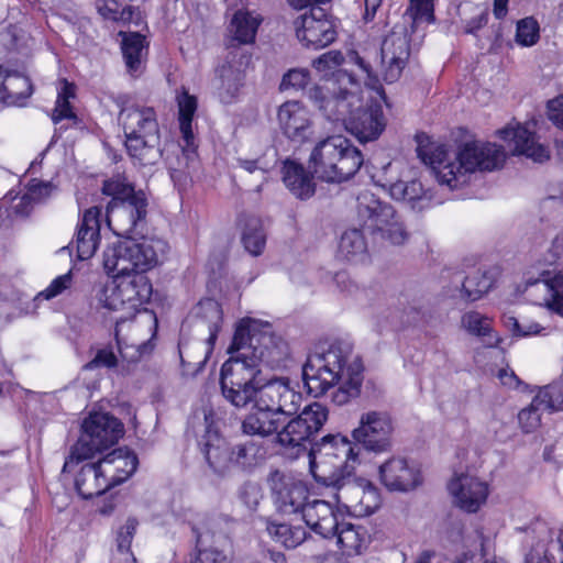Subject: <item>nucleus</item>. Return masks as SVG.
Here are the masks:
<instances>
[{
	"label": "nucleus",
	"mask_w": 563,
	"mask_h": 563,
	"mask_svg": "<svg viewBox=\"0 0 563 563\" xmlns=\"http://www.w3.org/2000/svg\"><path fill=\"white\" fill-rule=\"evenodd\" d=\"M363 369L362 361L353 353L352 345L338 341L323 353L309 356L302 368V376L308 393L313 397L324 395L340 383L332 394V400L343 406L360 396Z\"/></svg>",
	"instance_id": "1"
},
{
	"label": "nucleus",
	"mask_w": 563,
	"mask_h": 563,
	"mask_svg": "<svg viewBox=\"0 0 563 563\" xmlns=\"http://www.w3.org/2000/svg\"><path fill=\"white\" fill-rule=\"evenodd\" d=\"M418 156L430 166L440 185L456 189L475 172H492L500 168L506 153L500 145L490 142L470 141L456 150L445 145L418 148Z\"/></svg>",
	"instance_id": "2"
},
{
	"label": "nucleus",
	"mask_w": 563,
	"mask_h": 563,
	"mask_svg": "<svg viewBox=\"0 0 563 563\" xmlns=\"http://www.w3.org/2000/svg\"><path fill=\"white\" fill-rule=\"evenodd\" d=\"M102 192L112 197L107 207V223L113 233L119 236L142 233L147 214L145 194L135 191L120 175L106 180Z\"/></svg>",
	"instance_id": "3"
},
{
	"label": "nucleus",
	"mask_w": 563,
	"mask_h": 563,
	"mask_svg": "<svg viewBox=\"0 0 563 563\" xmlns=\"http://www.w3.org/2000/svg\"><path fill=\"white\" fill-rule=\"evenodd\" d=\"M126 137L125 147L140 165H154L162 156L156 111L146 106H125L119 113Z\"/></svg>",
	"instance_id": "4"
},
{
	"label": "nucleus",
	"mask_w": 563,
	"mask_h": 563,
	"mask_svg": "<svg viewBox=\"0 0 563 563\" xmlns=\"http://www.w3.org/2000/svg\"><path fill=\"white\" fill-rule=\"evenodd\" d=\"M361 449L341 435H327L313 444L309 452L310 472L323 485L339 483L352 475L360 464Z\"/></svg>",
	"instance_id": "5"
},
{
	"label": "nucleus",
	"mask_w": 563,
	"mask_h": 563,
	"mask_svg": "<svg viewBox=\"0 0 563 563\" xmlns=\"http://www.w3.org/2000/svg\"><path fill=\"white\" fill-rule=\"evenodd\" d=\"M309 168L327 183H342L356 174L363 164L361 151L350 140L329 136L316 144L309 157Z\"/></svg>",
	"instance_id": "6"
},
{
	"label": "nucleus",
	"mask_w": 563,
	"mask_h": 563,
	"mask_svg": "<svg viewBox=\"0 0 563 563\" xmlns=\"http://www.w3.org/2000/svg\"><path fill=\"white\" fill-rule=\"evenodd\" d=\"M229 353H236L225 361L221 367L220 386L227 401L235 408H246L260 386L261 369L252 357V350L246 345H234V339Z\"/></svg>",
	"instance_id": "7"
},
{
	"label": "nucleus",
	"mask_w": 563,
	"mask_h": 563,
	"mask_svg": "<svg viewBox=\"0 0 563 563\" xmlns=\"http://www.w3.org/2000/svg\"><path fill=\"white\" fill-rule=\"evenodd\" d=\"M167 250L168 245L162 239L143 238L140 242L128 239L107 247L103 267L107 272L143 274L156 266Z\"/></svg>",
	"instance_id": "8"
},
{
	"label": "nucleus",
	"mask_w": 563,
	"mask_h": 563,
	"mask_svg": "<svg viewBox=\"0 0 563 563\" xmlns=\"http://www.w3.org/2000/svg\"><path fill=\"white\" fill-rule=\"evenodd\" d=\"M124 434L122 422L108 412H93L84 420L82 433L71 448L63 472H68L74 463L92 459L100 452L115 444Z\"/></svg>",
	"instance_id": "9"
},
{
	"label": "nucleus",
	"mask_w": 563,
	"mask_h": 563,
	"mask_svg": "<svg viewBox=\"0 0 563 563\" xmlns=\"http://www.w3.org/2000/svg\"><path fill=\"white\" fill-rule=\"evenodd\" d=\"M241 344L252 350V357L258 366L263 363L277 368L288 357L287 343L273 334L272 325L253 318H243L235 327L234 345Z\"/></svg>",
	"instance_id": "10"
},
{
	"label": "nucleus",
	"mask_w": 563,
	"mask_h": 563,
	"mask_svg": "<svg viewBox=\"0 0 563 563\" xmlns=\"http://www.w3.org/2000/svg\"><path fill=\"white\" fill-rule=\"evenodd\" d=\"M198 330H207L208 336L203 342H199L195 344V346L180 345V361L187 375H196L200 372L213 351L223 321V312L220 303L213 299L200 301L198 306Z\"/></svg>",
	"instance_id": "11"
},
{
	"label": "nucleus",
	"mask_w": 563,
	"mask_h": 563,
	"mask_svg": "<svg viewBox=\"0 0 563 563\" xmlns=\"http://www.w3.org/2000/svg\"><path fill=\"white\" fill-rule=\"evenodd\" d=\"M99 303L109 311L122 312L115 319V340L119 352L123 358L134 361L137 360L145 346V341L137 336L140 324L126 317V307L123 297L113 280L106 284L98 294Z\"/></svg>",
	"instance_id": "12"
},
{
	"label": "nucleus",
	"mask_w": 563,
	"mask_h": 563,
	"mask_svg": "<svg viewBox=\"0 0 563 563\" xmlns=\"http://www.w3.org/2000/svg\"><path fill=\"white\" fill-rule=\"evenodd\" d=\"M328 409L313 402L277 432L276 441L285 449H296L297 453L305 450L303 444L317 434L328 420Z\"/></svg>",
	"instance_id": "13"
},
{
	"label": "nucleus",
	"mask_w": 563,
	"mask_h": 563,
	"mask_svg": "<svg viewBox=\"0 0 563 563\" xmlns=\"http://www.w3.org/2000/svg\"><path fill=\"white\" fill-rule=\"evenodd\" d=\"M346 475L339 481L327 485L333 487L335 504L341 505L355 516L372 515L380 505V494L371 482L364 478H352Z\"/></svg>",
	"instance_id": "14"
},
{
	"label": "nucleus",
	"mask_w": 563,
	"mask_h": 563,
	"mask_svg": "<svg viewBox=\"0 0 563 563\" xmlns=\"http://www.w3.org/2000/svg\"><path fill=\"white\" fill-rule=\"evenodd\" d=\"M267 484L276 508L286 515L297 514L308 503L307 484L296 475L275 470L269 473Z\"/></svg>",
	"instance_id": "15"
},
{
	"label": "nucleus",
	"mask_w": 563,
	"mask_h": 563,
	"mask_svg": "<svg viewBox=\"0 0 563 563\" xmlns=\"http://www.w3.org/2000/svg\"><path fill=\"white\" fill-rule=\"evenodd\" d=\"M525 292L536 302L563 318V271L541 269L537 276L525 277Z\"/></svg>",
	"instance_id": "16"
},
{
	"label": "nucleus",
	"mask_w": 563,
	"mask_h": 563,
	"mask_svg": "<svg viewBox=\"0 0 563 563\" xmlns=\"http://www.w3.org/2000/svg\"><path fill=\"white\" fill-rule=\"evenodd\" d=\"M252 400L258 401L261 406L278 416H292L301 406L302 395L295 389L289 378L279 377L260 384Z\"/></svg>",
	"instance_id": "17"
},
{
	"label": "nucleus",
	"mask_w": 563,
	"mask_h": 563,
	"mask_svg": "<svg viewBox=\"0 0 563 563\" xmlns=\"http://www.w3.org/2000/svg\"><path fill=\"white\" fill-rule=\"evenodd\" d=\"M393 421L388 413L383 411L364 412L360 424L352 431L355 444L375 453L386 452L390 449Z\"/></svg>",
	"instance_id": "18"
},
{
	"label": "nucleus",
	"mask_w": 563,
	"mask_h": 563,
	"mask_svg": "<svg viewBox=\"0 0 563 563\" xmlns=\"http://www.w3.org/2000/svg\"><path fill=\"white\" fill-rule=\"evenodd\" d=\"M294 25L298 40L314 49L330 45L336 37L332 21L320 7H312L309 13L298 16Z\"/></svg>",
	"instance_id": "19"
},
{
	"label": "nucleus",
	"mask_w": 563,
	"mask_h": 563,
	"mask_svg": "<svg viewBox=\"0 0 563 563\" xmlns=\"http://www.w3.org/2000/svg\"><path fill=\"white\" fill-rule=\"evenodd\" d=\"M380 483L389 492L409 493L423 483L420 466L401 456H393L378 468Z\"/></svg>",
	"instance_id": "20"
},
{
	"label": "nucleus",
	"mask_w": 563,
	"mask_h": 563,
	"mask_svg": "<svg viewBox=\"0 0 563 563\" xmlns=\"http://www.w3.org/2000/svg\"><path fill=\"white\" fill-rule=\"evenodd\" d=\"M335 86L334 82H331ZM309 99L331 121L344 124L351 109L361 106V98L354 91L340 89L335 95V87L316 86L309 90Z\"/></svg>",
	"instance_id": "21"
},
{
	"label": "nucleus",
	"mask_w": 563,
	"mask_h": 563,
	"mask_svg": "<svg viewBox=\"0 0 563 563\" xmlns=\"http://www.w3.org/2000/svg\"><path fill=\"white\" fill-rule=\"evenodd\" d=\"M410 57L409 37L404 29L385 36L380 47V73L385 81L394 82L405 69Z\"/></svg>",
	"instance_id": "22"
},
{
	"label": "nucleus",
	"mask_w": 563,
	"mask_h": 563,
	"mask_svg": "<svg viewBox=\"0 0 563 563\" xmlns=\"http://www.w3.org/2000/svg\"><path fill=\"white\" fill-rule=\"evenodd\" d=\"M343 125L361 142H368L376 140L382 134L386 122L380 106L374 104L364 108L361 101L360 107L351 109Z\"/></svg>",
	"instance_id": "23"
},
{
	"label": "nucleus",
	"mask_w": 563,
	"mask_h": 563,
	"mask_svg": "<svg viewBox=\"0 0 563 563\" xmlns=\"http://www.w3.org/2000/svg\"><path fill=\"white\" fill-rule=\"evenodd\" d=\"M113 274V283L124 299L126 307V317H134L144 303H146L152 295V285L148 278L143 274H130L111 272Z\"/></svg>",
	"instance_id": "24"
},
{
	"label": "nucleus",
	"mask_w": 563,
	"mask_h": 563,
	"mask_svg": "<svg viewBox=\"0 0 563 563\" xmlns=\"http://www.w3.org/2000/svg\"><path fill=\"white\" fill-rule=\"evenodd\" d=\"M454 504L462 510L473 514L481 509L488 497V486L478 478L461 474L449 484Z\"/></svg>",
	"instance_id": "25"
},
{
	"label": "nucleus",
	"mask_w": 563,
	"mask_h": 563,
	"mask_svg": "<svg viewBox=\"0 0 563 563\" xmlns=\"http://www.w3.org/2000/svg\"><path fill=\"white\" fill-rule=\"evenodd\" d=\"M278 123L284 134L302 143L312 134L310 113L299 101H287L278 109Z\"/></svg>",
	"instance_id": "26"
},
{
	"label": "nucleus",
	"mask_w": 563,
	"mask_h": 563,
	"mask_svg": "<svg viewBox=\"0 0 563 563\" xmlns=\"http://www.w3.org/2000/svg\"><path fill=\"white\" fill-rule=\"evenodd\" d=\"M395 209L382 201L368 190L362 191L356 199V216L360 224L371 235L393 217Z\"/></svg>",
	"instance_id": "27"
},
{
	"label": "nucleus",
	"mask_w": 563,
	"mask_h": 563,
	"mask_svg": "<svg viewBox=\"0 0 563 563\" xmlns=\"http://www.w3.org/2000/svg\"><path fill=\"white\" fill-rule=\"evenodd\" d=\"M497 134L501 140L512 143L514 152L517 154L526 155L539 163H542L550 157L548 148L538 143L534 133L523 125H508L499 130Z\"/></svg>",
	"instance_id": "28"
},
{
	"label": "nucleus",
	"mask_w": 563,
	"mask_h": 563,
	"mask_svg": "<svg viewBox=\"0 0 563 563\" xmlns=\"http://www.w3.org/2000/svg\"><path fill=\"white\" fill-rule=\"evenodd\" d=\"M252 408L241 421V432L244 435L268 438L279 431L280 421L278 415L264 408L256 400H252Z\"/></svg>",
	"instance_id": "29"
},
{
	"label": "nucleus",
	"mask_w": 563,
	"mask_h": 563,
	"mask_svg": "<svg viewBox=\"0 0 563 563\" xmlns=\"http://www.w3.org/2000/svg\"><path fill=\"white\" fill-rule=\"evenodd\" d=\"M300 512L312 531L323 538L334 537L339 521L330 501L314 499L307 503Z\"/></svg>",
	"instance_id": "30"
},
{
	"label": "nucleus",
	"mask_w": 563,
	"mask_h": 563,
	"mask_svg": "<svg viewBox=\"0 0 563 563\" xmlns=\"http://www.w3.org/2000/svg\"><path fill=\"white\" fill-rule=\"evenodd\" d=\"M100 214L98 207L89 208L85 211L76 235V246L78 258L81 261L90 258L99 243L100 236Z\"/></svg>",
	"instance_id": "31"
},
{
	"label": "nucleus",
	"mask_w": 563,
	"mask_h": 563,
	"mask_svg": "<svg viewBox=\"0 0 563 563\" xmlns=\"http://www.w3.org/2000/svg\"><path fill=\"white\" fill-rule=\"evenodd\" d=\"M99 461L111 487L126 481L136 471L139 463L133 452L122 448L113 450Z\"/></svg>",
	"instance_id": "32"
},
{
	"label": "nucleus",
	"mask_w": 563,
	"mask_h": 563,
	"mask_svg": "<svg viewBox=\"0 0 563 563\" xmlns=\"http://www.w3.org/2000/svg\"><path fill=\"white\" fill-rule=\"evenodd\" d=\"M75 487L84 499L99 496L111 488L100 461L81 466L75 478Z\"/></svg>",
	"instance_id": "33"
},
{
	"label": "nucleus",
	"mask_w": 563,
	"mask_h": 563,
	"mask_svg": "<svg viewBox=\"0 0 563 563\" xmlns=\"http://www.w3.org/2000/svg\"><path fill=\"white\" fill-rule=\"evenodd\" d=\"M262 22L263 16L258 12L241 8L233 13L229 31L239 44H252Z\"/></svg>",
	"instance_id": "34"
},
{
	"label": "nucleus",
	"mask_w": 563,
	"mask_h": 563,
	"mask_svg": "<svg viewBox=\"0 0 563 563\" xmlns=\"http://www.w3.org/2000/svg\"><path fill=\"white\" fill-rule=\"evenodd\" d=\"M461 329L470 335L486 339V344L489 347H497L503 339L494 330L493 319L476 310H470L461 317Z\"/></svg>",
	"instance_id": "35"
},
{
	"label": "nucleus",
	"mask_w": 563,
	"mask_h": 563,
	"mask_svg": "<svg viewBox=\"0 0 563 563\" xmlns=\"http://www.w3.org/2000/svg\"><path fill=\"white\" fill-rule=\"evenodd\" d=\"M285 186L298 198L308 199L314 194V183L302 165L286 161L283 167Z\"/></svg>",
	"instance_id": "36"
},
{
	"label": "nucleus",
	"mask_w": 563,
	"mask_h": 563,
	"mask_svg": "<svg viewBox=\"0 0 563 563\" xmlns=\"http://www.w3.org/2000/svg\"><path fill=\"white\" fill-rule=\"evenodd\" d=\"M233 449L228 445L223 439L216 437L208 440L203 448V453L209 466L214 473L225 475L235 471Z\"/></svg>",
	"instance_id": "37"
},
{
	"label": "nucleus",
	"mask_w": 563,
	"mask_h": 563,
	"mask_svg": "<svg viewBox=\"0 0 563 563\" xmlns=\"http://www.w3.org/2000/svg\"><path fill=\"white\" fill-rule=\"evenodd\" d=\"M235 471L249 472L261 465L266 459V448L257 440H246L232 445Z\"/></svg>",
	"instance_id": "38"
},
{
	"label": "nucleus",
	"mask_w": 563,
	"mask_h": 563,
	"mask_svg": "<svg viewBox=\"0 0 563 563\" xmlns=\"http://www.w3.org/2000/svg\"><path fill=\"white\" fill-rule=\"evenodd\" d=\"M197 555L192 563H230V559L219 549L221 537L210 530L196 529Z\"/></svg>",
	"instance_id": "39"
},
{
	"label": "nucleus",
	"mask_w": 563,
	"mask_h": 563,
	"mask_svg": "<svg viewBox=\"0 0 563 563\" xmlns=\"http://www.w3.org/2000/svg\"><path fill=\"white\" fill-rule=\"evenodd\" d=\"M531 530L541 537L534 549L536 553L539 554L542 550L543 558L548 563H563V531L554 540L553 531L542 521L533 523Z\"/></svg>",
	"instance_id": "40"
},
{
	"label": "nucleus",
	"mask_w": 563,
	"mask_h": 563,
	"mask_svg": "<svg viewBox=\"0 0 563 563\" xmlns=\"http://www.w3.org/2000/svg\"><path fill=\"white\" fill-rule=\"evenodd\" d=\"M334 536L338 545L346 555L360 554L368 539L365 528L350 522L338 523Z\"/></svg>",
	"instance_id": "41"
},
{
	"label": "nucleus",
	"mask_w": 563,
	"mask_h": 563,
	"mask_svg": "<svg viewBox=\"0 0 563 563\" xmlns=\"http://www.w3.org/2000/svg\"><path fill=\"white\" fill-rule=\"evenodd\" d=\"M5 85L2 102L7 106H23L33 92L32 84L26 76L5 68Z\"/></svg>",
	"instance_id": "42"
},
{
	"label": "nucleus",
	"mask_w": 563,
	"mask_h": 563,
	"mask_svg": "<svg viewBox=\"0 0 563 563\" xmlns=\"http://www.w3.org/2000/svg\"><path fill=\"white\" fill-rule=\"evenodd\" d=\"M243 74L231 64H224L218 69L216 82L217 93L221 102L231 103L242 85Z\"/></svg>",
	"instance_id": "43"
},
{
	"label": "nucleus",
	"mask_w": 563,
	"mask_h": 563,
	"mask_svg": "<svg viewBox=\"0 0 563 563\" xmlns=\"http://www.w3.org/2000/svg\"><path fill=\"white\" fill-rule=\"evenodd\" d=\"M119 35L122 36L121 49L129 71H137L147 52L145 37L140 33L120 32Z\"/></svg>",
	"instance_id": "44"
},
{
	"label": "nucleus",
	"mask_w": 563,
	"mask_h": 563,
	"mask_svg": "<svg viewBox=\"0 0 563 563\" xmlns=\"http://www.w3.org/2000/svg\"><path fill=\"white\" fill-rule=\"evenodd\" d=\"M367 245L363 233L357 229L346 230L340 240L339 255L349 262H362L366 257Z\"/></svg>",
	"instance_id": "45"
},
{
	"label": "nucleus",
	"mask_w": 563,
	"mask_h": 563,
	"mask_svg": "<svg viewBox=\"0 0 563 563\" xmlns=\"http://www.w3.org/2000/svg\"><path fill=\"white\" fill-rule=\"evenodd\" d=\"M179 111V129L185 142V146L189 150L194 146L192 118L197 110V99L187 91H183L177 97Z\"/></svg>",
	"instance_id": "46"
},
{
	"label": "nucleus",
	"mask_w": 563,
	"mask_h": 563,
	"mask_svg": "<svg viewBox=\"0 0 563 563\" xmlns=\"http://www.w3.org/2000/svg\"><path fill=\"white\" fill-rule=\"evenodd\" d=\"M492 287L490 277L479 269L470 273L463 280L460 298L465 302L479 300Z\"/></svg>",
	"instance_id": "47"
},
{
	"label": "nucleus",
	"mask_w": 563,
	"mask_h": 563,
	"mask_svg": "<svg viewBox=\"0 0 563 563\" xmlns=\"http://www.w3.org/2000/svg\"><path fill=\"white\" fill-rule=\"evenodd\" d=\"M373 239L390 245H402L409 239V233L401 221L400 217L393 212V217L380 225L372 234Z\"/></svg>",
	"instance_id": "48"
},
{
	"label": "nucleus",
	"mask_w": 563,
	"mask_h": 563,
	"mask_svg": "<svg viewBox=\"0 0 563 563\" xmlns=\"http://www.w3.org/2000/svg\"><path fill=\"white\" fill-rule=\"evenodd\" d=\"M242 243L245 250L253 256L263 253L266 244V235L262 221L256 217H247L242 232Z\"/></svg>",
	"instance_id": "49"
},
{
	"label": "nucleus",
	"mask_w": 563,
	"mask_h": 563,
	"mask_svg": "<svg viewBox=\"0 0 563 563\" xmlns=\"http://www.w3.org/2000/svg\"><path fill=\"white\" fill-rule=\"evenodd\" d=\"M62 87L58 90L57 99L55 102V108L52 113V120L55 124L60 122L64 119L71 120L76 124L78 122V117L73 111L70 106V99L76 96V87L74 84L63 79L60 81Z\"/></svg>",
	"instance_id": "50"
},
{
	"label": "nucleus",
	"mask_w": 563,
	"mask_h": 563,
	"mask_svg": "<svg viewBox=\"0 0 563 563\" xmlns=\"http://www.w3.org/2000/svg\"><path fill=\"white\" fill-rule=\"evenodd\" d=\"M267 532L278 543L287 549H295L306 539V530L301 526L287 523H269Z\"/></svg>",
	"instance_id": "51"
},
{
	"label": "nucleus",
	"mask_w": 563,
	"mask_h": 563,
	"mask_svg": "<svg viewBox=\"0 0 563 563\" xmlns=\"http://www.w3.org/2000/svg\"><path fill=\"white\" fill-rule=\"evenodd\" d=\"M501 322L504 327L511 333L515 338H526L541 334L544 331V328L538 322L522 319L519 320L512 314L504 313L501 316Z\"/></svg>",
	"instance_id": "52"
},
{
	"label": "nucleus",
	"mask_w": 563,
	"mask_h": 563,
	"mask_svg": "<svg viewBox=\"0 0 563 563\" xmlns=\"http://www.w3.org/2000/svg\"><path fill=\"white\" fill-rule=\"evenodd\" d=\"M390 196L396 200L417 201L424 196L422 184L419 180H398L389 187Z\"/></svg>",
	"instance_id": "53"
},
{
	"label": "nucleus",
	"mask_w": 563,
	"mask_h": 563,
	"mask_svg": "<svg viewBox=\"0 0 563 563\" xmlns=\"http://www.w3.org/2000/svg\"><path fill=\"white\" fill-rule=\"evenodd\" d=\"M541 411H544L538 397L534 396L531 404L518 413V422L525 433L536 431L541 424Z\"/></svg>",
	"instance_id": "54"
},
{
	"label": "nucleus",
	"mask_w": 563,
	"mask_h": 563,
	"mask_svg": "<svg viewBox=\"0 0 563 563\" xmlns=\"http://www.w3.org/2000/svg\"><path fill=\"white\" fill-rule=\"evenodd\" d=\"M536 396L544 410L563 411V386L559 384L544 386Z\"/></svg>",
	"instance_id": "55"
},
{
	"label": "nucleus",
	"mask_w": 563,
	"mask_h": 563,
	"mask_svg": "<svg viewBox=\"0 0 563 563\" xmlns=\"http://www.w3.org/2000/svg\"><path fill=\"white\" fill-rule=\"evenodd\" d=\"M540 38L538 21L532 18H525L517 23L516 42L521 46H532Z\"/></svg>",
	"instance_id": "56"
},
{
	"label": "nucleus",
	"mask_w": 563,
	"mask_h": 563,
	"mask_svg": "<svg viewBox=\"0 0 563 563\" xmlns=\"http://www.w3.org/2000/svg\"><path fill=\"white\" fill-rule=\"evenodd\" d=\"M405 16H407L413 25L421 22H433V0H410Z\"/></svg>",
	"instance_id": "57"
},
{
	"label": "nucleus",
	"mask_w": 563,
	"mask_h": 563,
	"mask_svg": "<svg viewBox=\"0 0 563 563\" xmlns=\"http://www.w3.org/2000/svg\"><path fill=\"white\" fill-rule=\"evenodd\" d=\"M239 497L249 510L255 511L263 499L262 487L257 483L246 482L241 487Z\"/></svg>",
	"instance_id": "58"
},
{
	"label": "nucleus",
	"mask_w": 563,
	"mask_h": 563,
	"mask_svg": "<svg viewBox=\"0 0 563 563\" xmlns=\"http://www.w3.org/2000/svg\"><path fill=\"white\" fill-rule=\"evenodd\" d=\"M98 10L102 16L112 21L125 22L132 18L131 7L121 8L120 3L115 0H104Z\"/></svg>",
	"instance_id": "59"
},
{
	"label": "nucleus",
	"mask_w": 563,
	"mask_h": 563,
	"mask_svg": "<svg viewBox=\"0 0 563 563\" xmlns=\"http://www.w3.org/2000/svg\"><path fill=\"white\" fill-rule=\"evenodd\" d=\"M310 81V75L307 69H291L284 75L280 82V90H288L290 88L295 90L305 89Z\"/></svg>",
	"instance_id": "60"
},
{
	"label": "nucleus",
	"mask_w": 563,
	"mask_h": 563,
	"mask_svg": "<svg viewBox=\"0 0 563 563\" xmlns=\"http://www.w3.org/2000/svg\"><path fill=\"white\" fill-rule=\"evenodd\" d=\"M476 540L479 542L481 547V556L477 558L475 554H463L462 559H459L456 563H482L483 558L487 556L492 550L493 538L492 536H486L484 532V528H477L475 530Z\"/></svg>",
	"instance_id": "61"
},
{
	"label": "nucleus",
	"mask_w": 563,
	"mask_h": 563,
	"mask_svg": "<svg viewBox=\"0 0 563 563\" xmlns=\"http://www.w3.org/2000/svg\"><path fill=\"white\" fill-rule=\"evenodd\" d=\"M476 540L479 542L481 547V556L477 558L475 554H463L462 559H459L456 563H482L483 558L487 556L492 550L493 538L492 536H486L484 532V528H477L475 530Z\"/></svg>",
	"instance_id": "62"
},
{
	"label": "nucleus",
	"mask_w": 563,
	"mask_h": 563,
	"mask_svg": "<svg viewBox=\"0 0 563 563\" xmlns=\"http://www.w3.org/2000/svg\"><path fill=\"white\" fill-rule=\"evenodd\" d=\"M73 276L71 273H67L56 277L43 291H41L37 296L43 297L46 300L55 298L56 296L64 292L71 286Z\"/></svg>",
	"instance_id": "63"
},
{
	"label": "nucleus",
	"mask_w": 563,
	"mask_h": 563,
	"mask_svg": "<svg viewBox=\"0 0 563 563\" xmlns=\"http://www.w3.org/2000/svg\"><path fill=\"white\" fill-rule=\"evenodd\" d=\"M137 520L134 518H129L125 523L119 529L117 542H118V550L120 552H129L130 547L132 543V540L134 538L136 528H137Z\"/></svg>",
	"instance_id": "64"
}]
</instances>
